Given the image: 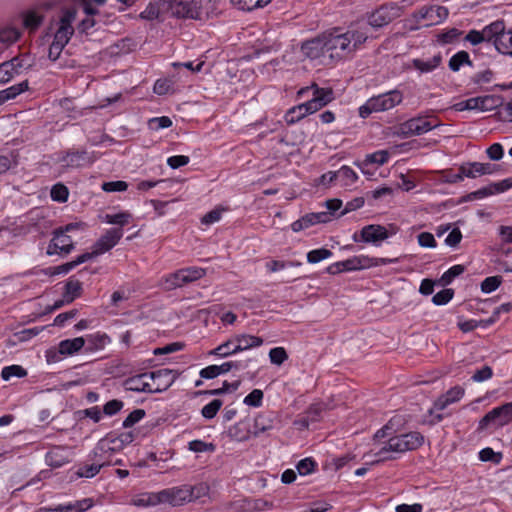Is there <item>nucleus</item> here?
Masks as SVG:
<instances>
[{
  "label": "nucleus",
  "mask_w": 512,
  "mask_h": 512,
  "mask_svg": "<svg viewBox=\"0 0 512 512\" xmlns=\"http://www.w3.org/2000/svg\"><path fill=\"white\" fill-rule=\"evenodd\" d=\"M76 18L74 7L61 9L50 21L47 36L52 37L48 49V59L57 69L72 68L75 61L70 59L66 52H63L74 34L73 23Z\"/></svg>",
  "instance_id": "f257e3e1"
},
{
  "label": "nucleus",
  "mask_w": 512,
  "mask_h": 512,
  "mask_svg": "<svg viewBox=\"0 0 512 512\" xmlns=\"http://www.w3.org/2000/svg\"><path fill=\"white\" fill-rule=\"evenodd\" d=\"M323 34L328 59L331 61H341L349 57L367 40V33L362 29L333 28Z\"/></svg>",
  "instance_id": "f03ea898"
},
{
  "label": "nucleus",
  "mask_w": 512,
  "mask_h": 512,
  "mask_svg": "<svg viewBox=\"0 0 512 512\" xmlns=\"http://www.w3.org/2000/svg\"><path fill=\"white\" fill-rule=\"evenodd\" d=\"M209 487L205 483L196 485L184 484L167 488L149 497L151 504L167 503L172 506H182L185 503L196 501L207 496Z\"/></svg>",
  "instance_id": "7ed1b4c3"
},
{
  "label": "nucleus",
  "mask_w": 512,
  "mask_h": 512,
  "mask_svg": "<svg viewBox=\"0 0 512 512\" xmlns=\"http://www.w3.org/2000/svg\"><path fill=\"white\" fill-rule=\"evenodd\" d=\"M424 443V436L417 431H411L390 437L387 443L376 453L380 459L371 462L377 464L386 460H394L393 456H385L388 452L404 453L417 450Z\"/></svg>",
  "instance_id": "20e7f679"
},
{
  "label": "nucleus",
  "mask_w": 512,
  "mask_h": 512,
  "mask_svg": "<svg viewBox=\"0 0 512 512\" xmlns=\"http://www.w3.org/2000/svg\"><path fill=\"white\" fill-rule=\"evenodd\" d=\"M448 15L449 11L444 6H424L415 11L408 19V28L409 30H417L422 27L437 25L445 21Z\"/></svg>",
  "instance_id": "39448f33"
},
{
  "label": "nucleus",
  "mask_w": 512,
  "mask_h": 512,
  "mask_svg": "<svg viewBox=\"0 0 512 512\" xmlns=\"http://www.w3.org/2000/svg\"><path fill=\"white\" fill-rule=\"evenodd\" d=\"M403 101V93L397 89L369 98L359 108V115L367 118L374 112L388 111Z\"/></svg>",
  "instance_id": "423d86ee"
},
{
  "label": "nucleus",
  "mask_w": 512,
  "mask_h": 512,
  "mask_svg": "<svg viewBox=\"0 0 512 512\" xmlns=\"http://www.w3.org/2000/svg\"><path fill=\"white\" fill-rule=\"evenodd\" d=\"M398 259L399 258H347L346 260L331 264L327 268V271L330 274H338L342 272L363 270L372 266L394 263Z\"/></svg>",
  "instance_id": "0eeeda50"
},
{
  "label": "nucleus",
  "mask_w": 512,
  "mask_h": 512,
  "mask_svg": "<svg viewBox=\"0 0 512 512\" xmlns=\"http://www.w3.org/2000/svg\"><path fill=\"white\" fill-rule=\"evenodd\" d=\"M512 421V402L493 408L479 421L477 431L482 432L490 426L502 427Z\"/></svg>",
  "instance_id": "6e6552de"
},
{
  "label": "nucleus",
  "mask_w": 512,
  "mask_h": 512,
  "mask_svg": "<svg viewBox=\"0 0 512 512\" xmlns=\"http://www.w3.org/2000/svg\"><path fill=\"white\" fill-rule=\"evenodd\" d=\"M438 125L439 122L434 117H414L402 123L399 127V132L406 137L422 135L436 128Z\"/></svg>",
  "instance_id": "1a4fd4ad"
},
{
  "label": "nucleus",
  "mask_w": 512,
  "mask_h": 512,
  "mask_svg": "<svg viewBox=\"0 0 512 512\" xmlns=\"http://www.w3.org/2000/svg\"><path fill=\"white\" fill-rule=\"evenodd\" d=\"M301 51L305 57L311 60H320L321 63H325L326 58H328V52H326L324 34L321 33L317 37L302 43Z\"/></svg>",
  "instance_id": "9d476101"
},
{
  "label": "nucleus",
  "mask_w": 512,
  "mask_h": 512,
  "mask_svg": "<svg viewBox=\"0 0 512 512\" xmlns=\"http://www.w3.org/2000/svg\"><path fill=\"white\" fill-rule=\"evenodd\" d=\"M310 90H312V98L308 101V103L311 106L310 109H312L314 113L319 111L322 107L326 106L334 98L331 88H319L317 85L301 88L298 91V95L303 96Z\"/></svg>",
  "instance_id": "9b49d317"
},
{
  "label": "nucleus",
  "mask_w": 512,
  "mask_h": 512,
  "mask_svg": "<svg viewBox=\"0 0 512 512\" xmlns=\"http://www.w3.org/2000/svg\"><path fill=\"white\" fill-rule=\"evenodd\" d=\"M205 275V270L197 267L180 269L166 279L167 288L174 289L186 283L196 281Z\"/></svg>",
  "instance_id": "f8f14e48"
},
{
  "label": "nucleus",
  "mask_w": 512,
  "mask_h": 512,
  "mask_svg": "<svg viewBox=\"0 0 512 512\" xmlns=\"http://www.w3.org/2000/svg\"><path fill=\"white\" fill-rule=\"evenodd\" d=\"M169 9L178 18L197 19L200 15V4L196 0H170Z\"/></svg>",
  "instance_id": "ddd939ff"
},
{
  "label": "nucleus",
  "mask_w": 512,
  "mask_h": 512,
  "mask_svg": "<svg viewBox=\"0 0 512 512\" xmlns=\"http://www.w3.org/2000/svg\"><path fill=\"white\" fill-rule=\"evenodd\" d=\"M30 64L25 57H14L10 61L0 64V83L9 82L15 76L20 75Z\"/></svg>",
  "instance_id": "4468645a"
},
{
  "label": "nucleus",
  "mask_w": 512,
  "mask_h": 512,
  "mask_svg": "<svg viewBox=\"0 0 512 512\" xmlns=\"http://www.w3.org/2000/svg\"><path fill=\"white\" fill-rule=\"evenodd\" d=\"M123 236L121 228L108 230L94 245L91 253H85L82 256H99L112 249Z\"/></svg>",
  "instance_id": "2eb2a0df"
},
{
  "label": "nucleus",
  "mask_w": 512,
  "mask_h": 512,
  "mask_svg": "<svg viewBox=\"0 0 512 512\" xmlns=\"http://www.w3.org/2000/svg\"><path fill=\"white\" fill-rule=\"evenodd\" d=\"M98 159L95 152L85 150L67 152L61 159L63 166L81 168L93 164Z\"/></svg>",
  "instance_id": "dca6fc26"
},
{
  "label": "nucleus",
  "mask_w": 512,
  "mask_h": 512,
  "mask_svg": "<svg viewBox=\"0 0 512 512\" xmlns=\"http://www.w3.org/2000/svg\"><path fill=\"white\" fill-rule=\"evenodd\" d=\"M74 249V243L65 231L57 230L48 245L47 254L49 256L58 254H70Z\"/></svg>",
  "instance_id": "f3484780"
},
{
  "label": "nucleus",
  "mask_w": 512,
  "mask_h": 512,
  "mask_svg": "<svg viewBox=\"0 0 512 512\" xmlns=\"http://www.w3.org/2000/svg\"><path fill=\"white\" fill-rule=\"evenodd\" d=\"M396 233V229L391 227L390 230L380 225H368L361 230V239L364 242L379 246L389 236Z\"/></svg>",
  "instance_id": "a211bd4d"
},
{
  "label": "nucleus",
  "mask_w": 512,
  "mask_h": 512,
  "mask_svg": "<svg viewBox=\"0 0 512 512\" xmlns=\"http://www.w3.org/2000/svg\"><path fill=\"white\" fill-rule=\"evenodd\" d=\"M178 376V371L168 368L150 372V379L153 380L156 384L155 388H153V393H161L166 391L169 387L172 386Z\"/></svg>",
  "instance_id": "6ab92c4d"
},
{
  "label": "nucleus",
  "mask_w": 512,
  "mask_h": 512,
  "mask_svg": "<svg viewBox=\"0 0 512 512\" xmlns=\"http://www.w3.org/2000/svg\"><path fill=\"white\" fill-rule=\"evenodd\" d=\"M330 221V213L328 212H314L308 213L299 218L298 220L291 223V229L293 232H300L308 229L319 223H327Z\"/></svg>",
  "instance_id": "aec40b11"
},
{
  "label": "nucleus",
  "mask_w": 512,
  "mask_h": 512,
  "mask_svg": "<svg viewBox=\"0 0 512 512\" xmlns=\"http://www.w3.org/2000/svg\"><path fill=\"white\" fill-rule=\"evenodd\" d=\"M442 63V55L440 52L430 56L414 58L409 63V68H413L420 74H428L436 70Z\"/></svg>",
  "instance_id": "412c9836"
},
{
  "label": "nucleus",
  "mask_w": 512,
  "mask_h": 512,
  "mask_svg": "<svg viewBox=\"0 0 512 512\" xmlns=\"http://www.w3.org/2000/svg\"><path fill=\"white\" fill-rule=\"evenodd\" d=\"M146 378H150V372H145L129 377L124 381V388L133 392L153 393L151 384L145 381Z\"/></svg>",
  "instance_id": "4be33fe9"
},
{
  "label": "nucleus",
  "mask_w": 512,
  "mask_h": 512,
  "mask_svg": "<svg viewBox=\"0 0 512 512\" xmlns=\"http://www.w3.org/2000/svg\"><path fill=\"white\" fill-rule=\"evenodd\" d=\"M500 100V97L496 95H484L469 98L471 110L480 112L492 111L500 105Z\"/></svg>",
  "instance_id": "5701e85b"
},
{
  "label": "nucleus",
  "mask_w": 512,
  "mask_h": 512,
  "mask_svg": "<svg viewBox=\"0 0 512 512\" xmlns=\"http://www.w3.org/2000/svg\"><path fill=\"white\" fill-rule=\"evenodd\" d=\"M506 25L503 20H496L483 27L481 30L484 41L493 43L495 49H497V41L500 36L504 34Z\"/></svg>",
  "instance_id": "b1692460"
},
{
  "label": "nucleus",
  "mask_w": 512,
  "mask_h": 512,
  "mask_svg": "<svg viewBox=\"0 0 512 512\" xmlns=\"http://www.w3.org/2000/svg\"><path fill=\"white\" fill-rule=\"evenodd\" d=\"M391 20V10L386 6H381L368 15V24L373 28L387 25Z\"/></svg>",
  "instance_id": "393cba45"
},
{
  "label": "nucleus",
  "mask_w": 512,
  "mask_h": 512,
  "mask_svg": "<svg viewBox=\"0 0 512 512\" xmlns=\"http://www.w3.org/2000/svg\"><path fill=\"white\" fill-rule=\"evenodd\" d=\"M86 340L83 337L65 339L58 344V352L61 355H73L79 352L85 345Z\"/></svg>",
  "instance_id": "a878e982"
},
{
  "label": "nucleus",
  "mask_w": 512,
  "mask_h": 512,
  "mask_svg": "<svg viewBox=\"0 0 512 512\" xmlns=\"http://www.w3.org/2000/svg\"><path fill=\"white\" fill-rule=\"evenodd\" d=\"M310 107L311 106L307 101L305 103L290 108L285 115V121L288 124H294L303 119L304 117H306L307 115L313 114L314 111L310 109Z\"/></svg>",
  "instance_id": "bb28decb"
},
{
  "label": "nucleus",
  "mask_w": 512,
  "mask_h": 512,
  "mask_svg": "<svg viewBox=\"0 0 512 512\" xmlns=\"http://www.w3.org/2000/svg\"><path fill=\"white\" fill-rule=\"evenodd\" d=\"M21 32L14 26L0 27V45L6 50L9 46L19 40Z\"/></svg>",
  "instance_id": "cd10ccee"
},
{
  "label": "nucleus",
  "mask_w": 512,
  "mask_h": 512,
  "mask_svg": "<svg viewBox=\"0 0 512 512\" xmlns=\"http://www.w3.org/2000/svg\"><path fill=\"white\" fill-rule=\"evenodd\" d=\"M237 349L239 352L259 347L263 344V339L258 336L248 335V334H241V335H235L234 336Z\"/></svg>",
  "instance_id": "c85d7f7f"
},
{
  "label": "nucleus",
  "mask_w": 512,
  "mask_h": 512,
  "mask_svg": "<svg viewBox=\"0 0 512 512\" xmlns=\"http://www.w3.org/2000/svg\"><path fill=\"white\" fill-rule=\"evenodd\" d=\"M89 258H76V260L56 266V267H48L40 270L46 276H55L59 274H67L70 270L78 266L79 264L84 263Z\"/></svg>",
  "instance_id": "c756f323"
},
{
  "label": "nucleus",
  "mask_w": 512,
  "mask_h": 512,
  "mask_svg": "<svg viewBox=\"0 0 512 512\" xmlns=\"http://www.w3.org/2000/svg\"><path fill=\"white\" fill-rule=\"evenodd\" d=\"M237 348L238 347H237L235 338L233 337V338L227 340L226 342L220 344L216 348L212 349L211 351H209L208 354L214 355V356H219L221 358H226V357H229L236 353H239Z\"/></svg>",
  "instance_id": "7c9ffc66"
},
{
  "label": "nucleus",
  "mask_w": 512,
  "mask_h": 512,
  "mask_svg": "<svg viewBox=\"0 0 512 512\" xmlns=\"http://www.w3.org/2000/svg\"><path fill=\"white\" fill-rule=\"evenodd\" d=\"M82 293V284L78 280L70 278L66 284L63 292V298L66 299V303H72L76 298L80 297Z\"/></svg>",
  "instance_id": "2f4dec72"
},
{
  "label": "nucleus",
  "mask_w": 512,
  "mask_h": 512,
  "mask_svg": "<svg viewBox=\"0 0 512 512\" xmlns=\"http://www.w3.org/2000/svg\"><path fill=\"white\" fill-rule=\"evenodd\" d=\"M254 436L273 429L272 413L259 414L254 420Z\"/></svg>",
  "instance_id": "473e14b6"
},
{
  "label": "nucleus",
  "mask_w": 512,
  "mask_h": 512,
  "mask_svg": "<svg viewBox=\"0 0 512 512\" xmlns=\"http://www.w3.org/2000/svg\"><path fill=\"white\" fill-rule=\"evenodd\" d=\"M337 181L341 186L348 187L353 185L358 180L357 173L349 166L343 165L336 171Z\"/></svg>",
  "instance_id": "72a5a7b5"
},
{
  "label": "nucleus",
  "mask_w": 512,
  "mask_h": 512,
  "mask_svg": "<svg viewBox=\"0 0 512 512\" xmlns=\"http://www.w3.org/2000/svg\"><path fill=\"white\" fill-rule=\"evenodd\" d=\"M105 439L113 445L109 449L112 451H116L130 444L134 440V434L133 432H123L118 436L108 434Z\"/></svg>",
  "instance_id": "f704fd0d"
},
{
  "label": "nucleus",
  "mask_w": 512,
  "mask_h": 512,
  "mask_svg": "<svg viewBox=\"0 0 512 512\" xmlns=\"http://www.w3.org/2000/svg\"><path fill=\"white\" fill-rule=\"evenodd\" d=\"M28 89V82L23 81L21 83L12 85L4 90L0 91V105L4 104L8 100L14 99L16 96Z\"/></svg>",
  "instance_id": "c9c22d12"
},
{
  "label": "nucleus",
  "mask_w": 512,
  "mask_h": 512,
  "mask_svg": "<svg viewBox=\"0 0 512 512\" xmlns=\"http://www.w3.org/2000/svg\"><path fill=\"white\" fill-rule=\"evenodd\" d=\"M241 384L240 380L229 383L228 381H224L222 387L211 389V390H200L195 392L196 396L199 395H211V396H220L226 394L228 392L236 391Z\"/></svg>",
  "instance_id": "e433bc0d"
},
{
  "label": "nucleus",
  "mask_w": 512,
  "mask_h": 512,
  "mask_svg": "<svg viewBox=\"0 0 512 512\" xmlns=\"http://www.w3.org/2000/svg\"><path fill=\"white\" fill-rule=\"evenodd\" d=\"M487 173V167L481 163H473L468 167H461L460 172L457 173V177L459 179L467 178H476L477 176L483 175Z\"/></svg>",
  "instance_id": "4c0bfd02"
},
{
  "label": "nucleus",
  "mask_w": 512,
  "mask_h": 512,
  "mask_svg": "<svg viewBox=\"0 0 512 512\" xmlns=\"http://www.w3.org/2000/svg\"><path fill=\"white\" fill-rule=\"evenodd\" d=\"M44 16L38 10H28L23 14V25L30 30L37 29L43 22Z\"/></svg>",
  "instance_id": "58836bf2"
},
{
  "label": "nucleus",
  "mask_w": 512,
  "mask_h": 512,
  "mask_svg": "<svg viewBox=\"0 0 512 512\" xmlns=\"http://www.w3.org/2000/svg\"><path fill=\"white\" fill-rule=\"evenodd\" d=\"M400 424V419L396 417L391 418L381 429H379L375 435L374 439H382L388 437L395 436L394 434L398 430V425Z\"/></svg>",
  "instance_id": "ea45409f"
},
{
  "label": "nucleus",
  "mask_w": 512,
  "mask_h": 512,
  "mask_svg": "<svg viewBox=\"0 0 512 512\" xmlns=\"http://www.w3.org/2000/svg\"><path fill=\"white\" fill-rule=\"evenodd\" d=\"M400 424V419L396 417L391 418L381 429H379L375 435L374 439H382L388 437L395 436L394 434L398 430V425Z\"/></svg>",
  "instance_id": "a19ab883"
},
{
  "label": "nucleus",
  "mask_w": 512,
  "mask_h": 512,
  "mask_svg": "<svg viewBox=\"0 0 512 512\" xmlns=\"http://www.w3.org/2000/svg\"><path fill=\"white\" fill-rule=\"evenodd\" d=\"M400 424V419L396 417L391 418L381 429H379L375 435L374 439H382L388 437L395 436L394 434L398 430V425Z\"/></svg>",
  "instance_id": "79ce46f5"
},
{
  "label": "nucleus",
  "mask_w": 512,
  "mask_h": 512,
  "mask_svg": "<svg viewBox=\"0 0 512 512\" xmlns=\"http://www.w3.org/2000/svg\"><path fill=\"white\" fill-rule=\"evenodd\" d=\"M499 53L512 57V30H505L497 41V49Z\"/></svg>",
  "instance_id": "37998d69"
},
{
  "label": "nucleus",
  "mask_w": 512,
  "mask_h": 512,
  "mask_svg": "<svg viewBox=\"0 0 512 512\" xmlns=\"http://www.w3.org/2000/svg\"><path fill=\"white\" fill-rule=\"evenodd\" d=\"M132 214L128 211H123L115 214H106L103 221L107 224L125 226L130 223Z\"/></svg>",
  "instance_id": "c03bdc74"
},
{
  "label": "nucleus",
  "mask_w": 512,
  "mask_h": 512,
  "mask_svg": "<svg viewBox=\"0 0 512 512\" xmlns=\"http://www.w3.org/2000/svg\"><path fill=\"white\" fill-rule=\"evenodd\" d=\"M449 68L457 72L460 70V68L464 65H471V60L468 52L466 51H459L456 54H454L450 60H449Z\"/></svg>",
  "instance_id": "a18cd8bd"
},
{
  "label": "nucleus",
  "mask_w": 512,
  "mask_h": 512,
  "mask_svg": "<svg viewBox=\"0 0 512 512\" xmlns=\"http://www.w3.org/2000/svg\"><path fill=\"white\" fill-rule=\"evenodd\" d=\"M228 436L236 441H246L249 439V430L243 422L236 423L227 431Z\"/></svg>",
  "instance_id": "49530a36"
},
{
  "label": "nucleus",
  "mask_w": 512,
  "mask_h": 512,
  "mask_svg": "<svg viewBox=\"0 0 512 512\" xmlns=\"http://www.w3.org/2000/svg\"><path fill=\"white\" fill-rule=\"evenodd\" d=\"M462 32L457 28H450L446 30H442L437 34L436 40L441 45L454 43L460 36Z\"/></svg>",
  "instance_id": "de8ad7c7"
},
{
  "label": "nucleus",
  "mask_w": 512,
  "mask_h": 512,
  "mask_svg": "<svg viewBox=\"0 0 512 512\" xmlns=\"http://www.w3.org/2000/svg\"><path fill=\"white\" fill-rule=\"evenodd\" d=\"M93 506V500L91 498H84L75 502L64 504L65 512H84Z\"/></svg>",
  "instance_id": "09e8293b"
},
{
  "label": "nucleus",
  "mask_w": 512,
  "mask_h": 512,
  "mask_svg": "<svg viewBox=\"0 0 512 512\" xmlns=\"http://www.w3.org/2000/svg\"><path fill=\"white\" fill-rule=\"evenodd\" d=\"M85 340L88 343L87 350L93 351L102 349L105 346L106 342L109 340V337L106 334L97 333L88 335Z\"/></svg>",
  "instance_id": "8fccbe9b"
},
{
  "label": "nucleus",
  "mask_w": 512,
  "mask_h": 512,
  "mask_svg": "<svg viewBox=\"0 0 512 512\" xmlns=\"http://www.w3.org/2000/svg\"><path fill=\"white\" fill-rule=\"evenodd\" d=\"M27 376V371L20 365H10L2 369L1 377L3 380L8 381L12 377L23 378Z\"/></svg>",
  "instance_id": "3c124183"
},
{
  "label": "nucleus",
  "mask_w": 512,
  "mask_h": 512,
  "mask_svg": "<svg viewBox=\"0 0 512 512\" xmlns=\"http://www.w3.org/2000/svg\"><path fill=\"white\" fill-rule=\"evenodd\" d=\"M231 2L241 10L251 11L267 5L271 0H231Z\"/></svg>",
  "instance_id": "603ef678"
},
{
  "label": "nucleus",
  "mask_w": 512,
  "mask_h": 512,
  "mask_svg": "<svg viewBox=\"0 0 512 512\" xmlns=\"http://www.w3.org/2000/svg\"><path fill=\"white\" fill-rule=\"evenodd\" d=\"M464 270V266L462 265L452 266L446 272L443 273V275L439 279V285H449L457 276L461 275L464 272Z\"/></svg>",
  "instance_id": "864d4df0"
},
{
  "label": "nucleus",
  "mask_w": 512,
  "mask_h": 512,
  "mask_svg": "<svg viewBox=\"0 0 512 512\" xmlns=\"http://www.w3.org/2000/svg\"><path fill=\"white\" fill-rule=\"evenodd\" d=\"M502 280V276L499 275L486 277L481 282V291L485 294L495 291L501 285Z\"/></svg>",
  "instance_id": "5fc2aeb1"
},
{
  "label": "nucleus",
  "mask_w": 512,
  "mask_h": 512,
  "mask_svg": "<svg viewBox=\"0 0 512 512\" xmlns=\"http://www.w3.org/2000/svg\"><path fill=\"white\" fill-rule=\"evenodd\" d=\"M78 419L90 418L94 423H98L102 418V412L99 406L78 410L75 412Z\"/></svg>",
  "instance_id": "6e6d98bb"
},
{
  "label": "nucleus",
  "mask_w": 512,
  "mask_h": 512,
  "mask_svg": "<svg viewBox=\"0 0 512 512\" xmlns=\"http://www.w3.org/2000/svg\"><path fill=\"white\" fill-rule=\"evenodd\" d=\"M389 152L387 150H379L374 153L368 154L365 157V164L384 165L389 160Z\"/></svg>",
  "instance_id": "4d7b16f0"
},
{
  "label": "nucleus",
  "mask_w": 512,
  "mask_h": 512,
  "mask_svg": "<svg viewBox=\"0 0 512 512\" xmlns=\"http://www.w3.org/2000/svg\"><path fill=\"white\" fill-rule=\"evenodd\" d=\"M454 294H455V292L452 288H445V289L437 292L432 297V303L436 306L446 305L453 299Z\"/></svg>",
  "instance_id": "13d9d810"
},
{
  "label": "nucleus",
  "mask_w": 512,
  "mask_h": 512,
  "mask_svg": "<svg viewBox=\"0 0 512 512\" xmlns=\"http://www.w3.org/2000/svg\"><path fill=\"white\" fill-rule=\"evenodd\" d=\"M50 196H51L52 200L57 201L59 203H64L68 200V196H69L68 188L61 183L55 184L51 188Z\"/></svg>",
  "instance_id": "bf43d9fd"
},
{
  "label": "nucleus",
  "mask_w": 512,
  "mask_h": 512,
  "mask_svg": "<svg viewBox=\"0 0 512 512\" xmlns=\"http://www.w3.org/2000/svg\"><path fill=\"white\" fill-rule=\"evenodd\" d=\"M222 404L223 402L220 399L212 400L210 403H208L202 408V416L208 420L213 419L217 415L220 408L222 407Z\"/></svg>",
  "instance_id": "052dcab7"
},
{
  "label": "nucleus",
  "mask_w": 512,
  "mask_h": 512,
  "mask_svg": "<svg viewBox=\"0 0 512 512\" xmlns=\"http://www.w3.org/2000/svg\"><path fill=\"white\" fill-rule=\"evenodd\" d=\"M188 449L195 453H201V452H214L216 449V446L213 443H207L202 440H192L188 443Z\"/></svg>",
  "instance_id": "680f3d73"
},
{
  "label": "nucleus",
  "mask_w": 512,
  "mask_h": 512,
  "mask_svg": "<svg viewBox=\"0 0 512 512\" xmlns=\"http://www.w3.org/2000/svg\"><path fill=\"white\" fill-rule=\"evenodd\" d=\"M105 464L102 463V464H91V465H83L81 466L77 472H76V475L80 478H92L94 477L95 475H97L101 468L104 466Z\"/></svg>",
  "instance_id": "e2e57ef3"
},
{
  "label": "nucleus",
  "mask_w": 512,
  "mask_h": 512,
  "mask_svg": "<svg viewBox=\"0 0 512 512\" xmlns=\"http://www.w3.org/2000/svg\"><path fill=\"white\" fill-rule=\"evenodd\" d=\"M264 393L260 389L252 390L245 396L243 403L250 407H260L262 405Z\"/></svg>",
  "instance_id": "0e129e2a"
},
{
  "label": "nucleus",
  "mask_w": 512,
  "mask_h": 512,
  "mask_svg": "<svg viewBox=\"0 0 512 512\" xmlns=\"http://www.w3.org/2000/svg\"><path fill=\"white\" fill-rule=\"evenodd\" d=\"M269 358L272 364L280 366L288 359V354L283 347H275L269 351Z\"/></svg>",
  "instance_id": "69168bd1"
},
{
  "label": "nucleus",
  "mask_w": 512,
  "mask_h": 512,
  "mask_svg": "<svg viewBox=\"0 0 512 512\" xmlns=\"http://www.w3.org/2000/svg\"><path fill=\"white\" fill-rule=\"evenodd\" d=\"M317 466V463L311 457L300 460L297 465V471L300 475L305 476L312 473Z\"/></svg>",
  "instance_id": "338daca9"
},
{
  "label": "nucleus",
  "mask_w": 512,
  "mask_h": 512,
  "mask_svg": "<svg viewBox=\"0 0 512 512\" xmlns=\"http://www.w3.org/2000/svg\"><path fill=\"white\" fill-rule=\"evenodd\" d=\"M149 128L154 131L169 128L172 126V120L168 116L154 117L148 122Z\"/></svg>",
  "instance_id": "774afa93"
}]
</instances>
